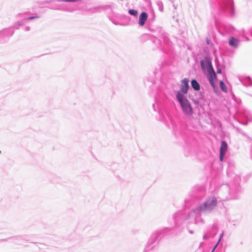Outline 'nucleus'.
I'll list each match as a JSON object with an SVG mask.
<instances>
[{
    "label": "nucleus",
    "mask_w": 252,
    "mask_h": 252,
    "mask_svg": "<svg viewBox=\"0 0 252 252\" xmlns=\"http://www.w3.org/2000/svg\"><path fill=\"white\" fill-rule=\"evenodd\" d=\"M201 65H203V61H201Z\"/></svg>",
    "instance_id": "nucleus-14"
},
{
    "label": "nucleus",
    "mask_w": 252,
    "mask_h": 252,
    "mask_svg": "<svg viewBox=\"0 0 252 252\" xmlns=\"http://www.w3.org/2000/svg\"><path fill=\"white\" fill-rule=\"evenodd\" d=\"M217 203L216 198L214 197H211L209 198L204 203L197 206L195 210L198 213L211 210L216 206Z\"/></svg>",
    "instance_id": "nucleus-1"
},
{
    "label": "nucleus",
    "mask_w": 252,
    "mask_h": 252,
    "mask_svg": "<svg viewBox=\"0 0 252 252\" xmlns=\"http://www.w3.org/2000/svg\"><path fill=\"white\" fill-rule=\"evenodd\" d=\"M220 87L223 91L226 92V88L225 87V85L222 81L220 82Z\"/></svg>",
    "instance_id": "nucleus-9"
},
{
    "label": "nucleus",
    "mask_w": 252,
    "mask_h": 252,
    "mask_svg": "<svg viewBox=\"0 0 252 252\" xmlns=\"http://www.w3.org/2000/svg\"><path fill=\"white\" fill-rule=\"evenodd\" d=\"M227 148L228 147L226 142L224 141H222L220 150V159L221 161H223V158L227 150Z\"/></svg>",
    "instance_id": "nucleus-4"
},
{
    "label": "nucleus",
    "mask_w": 252,
    "mask_h": 252,
    "mask_svg": "<svg viewBox=\"0 0 252 252\" xmlns=\"http://www.w3.org/2000/svg\"><path fill=\"white\" fill-rule=\"evenodd\" d=\"M221 72V69H219L217 70V73H220Z\"/></svg>",
    "instance_id": "nucleus-13"
},
{
    "label": "nucleus",
    "mask_w": 252,
    "mask_h": 252,
    "mask_svg": "<svg viewBox=\"0 0 252 252\" xmlns=\"http://www.w3.org/2000/svg\"><path fill=\"white\" fill-rule=\"evenodd\" d=\"M208 71V79L213 87H215V84L214 80L216 79L217 76L213 69L211 63L210 62L207 63Z\"/></svg>",
    "instance_id": "nucleus-3"
},
{
    "label": "nucleus",
    "mask_w": 252,
    "mask_h": 252,
    "mask_svg": "<svg viewBox=\"0 0 252 252\" xmlns=\"http://www.w3.org/2000/svg\"><path fill=\"white\" fill-rule=\"evenodd\" d=\"M191 86L196 91H198L200 89L199 84L195 80L191 81Z\"/></svg>",
    "instance_id": "nucleus-7"
},
{
    "label": "nucleus",
    "mask_w": 252,
    "mask_h": 252,
    "mask_svg": "<svg viewBox=\"0 0 252 252\" xmlns=\"http://www.w3.org/2000/svg\"><path fill=\"white\" fill-rule=\"evenodd\" d=\"M237 42L238 40L237 39L232 37L229 41V44L231 46H236L237 45Z\"/></svg>",
    "instance_id": "nucleus-8"
},
{
    "label": "nucleus",
    "mask_w": 252,
    "mask_h": 252,
    "mask_svg": "<svg viewBox=\"0 0 252 252\" xmlns=\"http://www.w3.org/2000/svg\"><path fill=\"white\" fill-rule=\"evenodd\" d=\"M189 80L187 79H184L182 81V85L181 87V91L179 92H181L186 94L187 93L188 90L189 88Z\"/></svg>",
    "instance_id": "nucleus-5"
},
{
    "label": "nucleus",
    "mask_w": 252,
    "mask_h": 252,
    "mask_svg": "<svg viewBox=\"0 0 252 252\" xmlns=\"http://www.w3.org/2000/svg\"><path fill=\"white\" fill-rule=\"evenodd\" d=\"M220 238L219 239V241L218 242V243H217V244L215 245V246L214 247V249L212 250V252L215 250V249H216V248L217 247V246H218L220 241Z\"/></svg>",
    "instance_id": "nucleus-12"
},
{
    "label": "nucleus",
    "mask_w": 252,
    "mask_h": 252,
    "mask_svg": "<svg viewBox=\"0 0 252 252\" xmlns=\"http://www.w3.org/2000/svg\"><path fill=\"white\" fill-rule=\"evenodd\" d=\"M176 97L184 113L187 115H191L192 113V109L189 101L184 97L181 92H178Z\"/></svg>",
    "instance_id": "nucleus-2"
},
{
    "label": "nucleus",
    "mask_w": 252,
    "mask_h": 252,
    "mask_svg": "<svg viewBox=\"0 0 252 252\" xmlns=\"http://www.w3.org/2000/svg\"><path fill=\"white\" fill-rule=\"evenodd\" d=\"M148 18V14L145 12H143L139 16V24L140 26H143Z\"/></svg>",
    "instance_id": "nucleus-6"
},
{
    "label": "nucleus",
    "mask_w": 252,
    "mask_h": 252,
    "mask_svg": "<svg viewBox=\"0 0 252 252\" xmlns=\"http://www.w3.org/2000/svg\"><path fill=\"white\" fill-rule=\"evenodd\" d=\"M38 17H39L38 16H32V17H29L28 19L29 20H32V19L38 18Z\"/></svg>",
    "instance_id": "nucleus-11"
},
{
    "label": "nucleus",
    "mask_w": 252,
    "mask_h": 252,
    "mask_svg": "<svg viewBox=\"0 0 252 252\" xmlns=\"http://www.w3.org/2000/svg\"><path fill=\"white\" fill-rule=\"evenodd\" d=\"M129 13L131 15L136 16L137 14V11L133 9H130L129 10Z\"/></svg>",
    "instance_id": "nucleus-10"
}]
</instances>
